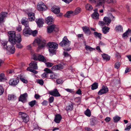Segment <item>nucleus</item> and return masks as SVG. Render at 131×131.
Returning a JSON list of instances; mask_svg holds the SVG:
<instances>
[{
	"mask_svg": "<svg viewBox=\"0 0 131 131\" xmlns=\"http://www.w3.org/2000/svg\"><path fill=\"white\" fill-rule=\"evenodd\" d=\"M8 74H11L14 73V71L13 70H9L7 71Z\"/></svg>",
	"mask_w": 131,
	"mask_h": 131,
	"instance_id": "57",
	"label": "nucleus"
},
{
	"mask_svg": "<svg viewBox=\"0 0 131 131\" xmlns=\"http://www.w3.org/2000/svg\"><path fill=\"white\" fill-rule=\"evenodd\" d=\"M16 96L13 94H10L8 96V99L9 100H11L15 99Z\"/></svg>",
	"mask_w": 131,
	"mask_h": 131,
	"instance_id": "30",
	"label": "nucleus"
},
{
	"mask_svg": "<svg viewBox=\"0 0 131 131\" xmlns=\"http://www.w3.org/2000/svg\"><path fill=\"white\" fill-rule=\"evenodd\" d=\"M46 64L47 66L48 67H51L53 65V63L49 62L46 63Z\"/></svg>",
	"mask_w": 131,
	"mask_h": 131,
	"instance_id": "47",
	"label": "nucleus"
},
{
	"mask_svg": "<svg viewBox=\"0 0 131 131\" xmlns=\"http://www.w3.org/2000/svg\"><path fill=\"white\" fill-rule=\"evenodd\" d=\"M110 28L106 27H104L102 28L103 33H107L109 32Z\"/></svg>",
	"mask_w": 131,
	"mask_h": 131,
	"instance_id": "29",
	"label": "nucleus"
},
{
	"mask_svg": "<svg viewBox=\"0 0 131 131\" xmlns=\"http://www.w3.org/2000/svg\"><path fill=\"white\" fill-rule=\"evenodd\" d=\"M51 10L52 12L55 14H58L60 12V8L56 6H53L51 8Z\"/></svg>",
	"mask_w": 131,
	"mask_h": 131,
	"instance_id": "17",
	"label": "nucleus"
},
{
	"mask_svg": "<svg viewBox=\"0 0 131 131\" xmlns=\"http://www.w3.org/2000/svg\"><path fill=\"white\" fill-rule=\"evenodd\" d=\"M120 64L119 62L116 63L114 67L115 68L118 69L120 67Z\"/></svg>",
	"mask_w": 131,
	"mask_h": 131,
	"instance_id": "42",
	"label": "nucleus"
},
{
	"mask_svg": "<svg viewBox=\"0 0 131 131\" xmlns=\"http://www.w3.org/2000/svg\"><path fill=\"white\" fill-rule=\"evenodd\" d=\"M98 83H94L92 85L91 89L92 90H94L97 89L98 88Z\"/></svg>",
	"mask_w": 131,
	"mask_h": 131,
	"instance_id": "31",
	"label": "nucleus"
},
{
	"mask_svg": "<svg viewBox=\"0 0 131 131\" xmlns=\"http://www.w3.org/2000/svg\"><path fill=\"white\" fill-rule=\"evenodd\" d=\"M50 79H55V75L54 74H52L50 75Z\"/></svg>",
	"mask_w": 131,
	"mask_h": 131,
	"instance_id": "62",
	"label": "nucleus"
},
{
	"mask_svg": "<svg viewBox=\"0 0 131 131\" xmlns=\"http://www.w3.org/2000/svg\"><path fill=\"white\" fill-rule=\"evenodd\" d=\"M27 97V94L25 93L20 95L19 98V101H21L23 103L25 102L26 98Z\"/></svg>",
	"mask_w": 131,
	"mask_h": 131,
	"instance_id": "16",
	"label": "nucleus"
},
{
	"mask_svg": "<svg viewBox=\"0 0 131 131\" xmlns=\"http://www.w3.org/2000/svg\"><path fill=\"white\" fill-rule=\"evenodd\" d=\"M47 101H44L42 102V104L43 105L46 106L47 105Z\"/></svg>",
	"mask_w": 131,
	"mask_h": 131,
	"instance_id": "64",
	"label": "nucleus"
},
{
	"mask_svg": "<svg viewBox=\"0 0 131 131\" xmlns=\"http://www.w3.org/2000/svg\"><path fill=\"white\" fill-rule=\"evenodd\" d=\"M37 82L41 85H43L44 83L43 81L41 79L38 80Z\"/></svg>",
	"mask_w": 131,
	"mask_h": 131,
	"instance_id": "49",
	"label": "nucleus"
},
{
	"mask_svg": "<svg viewBox=\"0 0 131 131\" xmlns=\"http://www.w3.org/2000/svg\"><path fill=\"white\" fill-rule=\"evenodd\" d=\"M105 2H107L108 3H110L113 2V0H105Z\"/></svg>",
	"mask_w": 131,
	"mask_h": 131,
	"instance_id": "63",
	"label": "nucleus"
},
{
	"mask_svg": "<svg viewBox=\"0 0 131 131\" xmlns=\"http://www.w3.org/2000/svg\"><path fill=\"white\" fill-rule=\"evenodd\" d=\"M19 82V80L17 78H14L10 80L9 83L10 85L15 86L18 84Z\"/></svg>",
	"mask_w": 131,
	"mask_h": 131,
	"instance_id": "9",
	"label": "nucleus"
},
{
	"mask_svg": "<svg viewBox=\"0 0 131 131\" xmlns=\"http://www.w3.org/2000/svg\"><path fill=\"white\" fill-rule=\"evenodd\" d=\"M44 70L47 73V74L49 73H52L53 72L51 70L47 68H45Z\"/></svg>",
	"mask_w": 131,
	"mask_h": 131,
	"instance_id": "39",
	"label": "nucleus"
},
{
	"mask_svg": "<svg viewBox=\"0 0 131 131\" xmlns=\"http://www.w3.org/2000/svg\"><path fill=\"white\" fill-rule=\"evenodd\" d=\"M56 81L58 84H60L62 83L63 82L62 80L60 79H58Z\"/></svg>",
	"mask_w": 131,
	"mask_h": 131,
	"instance_id": "51",
	"label": "nucleus"
},
{
	"mask_svg": "<svg viewBox=\"0 0 131 131\" xmlns=\"http://www.w3.org/2000/svg\"><path fill=\"white\" fill-rule=\"evenodd\" d=\"M27 70L29 71H30L35 74H37L38 72L37 71L35 70L34 69H32L31 68H30V67H28L27 69Z\"/></svg>",
	"mask_w": 131,
	"mask_h": 131,
	"instance_id": "32",
	"label": "nucleus"
},
{
	"mask_svg": "<svg viewBox=\"0 0 131 131\" xmlns=\"http://www.w3.org/2000/svg\"><path fill=\"white\" fill-rule=\"evenodd\" d=\"M73 105L71 104L69 105L66 107V110L67 111H70L72 110L73 109Z\"/></svg>",
	"mask_w": 131,
	"mask_h": 131,
	"instance_id": "36",
	"label": "nucleus"
},
{
	"mask_svg": "<svg viewBox=\"0 0 131 131\" xmlns=\"http://www.w3.org/2000/svg\"><path fill=\"white\" fill-rule=\"evenodd\" d=\"M82 29L84 32H90L89 28L87 26H85L82 27Z\"/></svg>",
	"mask_w": 131,
	"mask_h": 131,
	"instance_id": "26",
	"label": "nucleus"
},
{
	"mask_svg": "<svg viewBox=\"0 0 131 131\" xmlns=\"http://www.w3.org/2000/svg\"><path fill=\"white\" fill-rule=\"evenodd\" d=\"M37 62L36 61H32L29 64V66L30 67V68H32L35 70L37 69L38 67L37 66Z\"/></svg>",
	"mask_w": 131,
	"mask_h": 131,
	"instance_id": "18",
	"label": "nucleus"
},
{
	"mask_svg": "<svg viewBox=\"0 0 131 131\" xmlns=\"http://www.w3.org/2000/svg\"><path fill=\"white\" fill-rule=\"evenodd\" d=\"M131 128V123H128L127 126V127L125 128V130H129Z\"/></svg>",
	"mask_w": 131,
	"mask_h": 131,
	"instance_id": "41",
	"label": "nucleus"
},
{
	"mask_svg": "<svg viewBox=\"0 0 131 131\" xmlns=\"http://www.w3.org/2000/svg\"><path fill=\"white\" fill-rule=\"evenodd\" d=\"M103 20L105 24L108 25H109L110 24L111 21L110 18L107 17H104Z\"/></svg>",
	"mask_w": 131,
	"mask_h": 131,
	"instance_id": "21",
	"label": "nucleus"
},
{
	"mask_svg": "<svg viewBox=\"0 0 131 131\" xmlns=\"http://www.w3.org/2000/svg\"><path fill=\"white\" fill-rule=\"evenodd\" d=\"M64 64L63 63L59 64L57 65L58 70H61L63 69Z\"/></svg>",
	"mask_w": 131,
	"mask_h": 131,
	"instance_id": "34",
	"label": "nucleus"
},
{
	"mask_svg": "<svg viewBox=\"0 0 131 131\" xmlns=\"http://www.w3.org/2000/svg\"><path fill=\"white\" fill-rule=\"evenodd\" d=\"M47 31L48 33H51L53 31L58 32L59 28L58 26L54 24H52L47 27Z\"/></svg>",
	"mask_w": 131,
	"mask_h": 131,
	"instance_id": "6",
	"label": "nucleus"
},
{
	"mask_svg": "<svg viewBox=\"0 0 131 131\" xmlns=\"http://www.w3.org/2000/svg\"><path fill=\"white\" fill-rule=\"evenodd\" d=\"M51 69L52 70H58L57 65L52 67L51 68Z\"/></svg>",
	"mask_w": 131,
	"mask_h": 131,
	"instance_id": "53",
	"label": "nucleus"
},
{
	"mask_svg": "<svg viewBox=\"0 0 131 131\" xmlns=\"http://www.w3.org/2000/svg\"><path fill=\"white\" fill-rule=\"evenodd\" d=\"M20 79L21 81L24 83H27L28 82V81L27 80L23 78H20Z\"/></svg>",
	"mask_w": 131,
	"mask_h": 131,
	"instance_id": "52",
	"label": "nucleus"
},
{
	"mask_svg": "<svg viewBox=\"0 0 131 131\" xmlns=\"http://www.w3.org/2000/svg\"><path fill=\"white\" fill-rule=\"evenodd\" d=\"M85 48L87 50H89L90 51H92L93 50H94V49L91 47L88 46H86L85 47Z\"/></svg>",
	"mask_w": 131,
	"mask_h": 131,
	"instance_id": "43",
	"label": "nucleus"
},
{
	"mask_svg": "<svg viewBox=\"0 0 131 131\" xmlns=\"http://www.w3.org/2000/svg\"><path fill=\"white\" fill-rule=\"evenodd\" d=\"M111 118L110 117H107L105 119V121L107 122H108L111 121Z\"/></svg>",
	"mask_w": 131,
	"mask_h": 131,
	"instance_id": "56",
	"label": "nucleus"
},
{
	"mask_svg": "<svg viewBox=\"0 0 131 131\" xmlns=\"http://www.w3.org/2000/svg\"><path fill=\"white\" fill-rule=\"evenodd\" d=\"M16 30L18 32H20L21 30V26L20 25H19L16 27Z\"/></svg>",
	"mask_w": 131,
	"mask_h": 131,
	"instance_id": "46",
	"label": "nucleus"
},
{
	"mask_svg": "<svg viewBox=\"0 0 131 131\" xmlns=\"http://www.w3.org/2000/svg\"><path fill=\"white\" fill-rule=\"evenodd\" d=\"M34 129H38L39 127L38 125L34 123L33 124Z\"/></svg>",
	"mask_w": 131,
	"mask_h": 131,
	"instance_id": "59",
	"label": "nucleus"
},
{
	"mask_svg": "<svg viewBox=\"0 0 131 131\" xmlns=\"http://www.w3.org/2000/svg\"><path fill=\"white\" fill-rule=\"evenodd\" d=\"M36 101L35 100L29 102V104L31 107H33L36 104Z\"/></svg>",
	"mask_w": 131,
	"mask_h": 131,
	"instance_id": "37",
	"label": "nucleus"
},
{
	"mask_svg": "<svg viewBox=\"0 0 131 131\" xmlns=\"http://www.w3.org/2000/svg\"><path fill=\"white\" fill-rule=\"evenodd\" d=\"M4 92V89L3 87L0 85V95H2Z\"/></svg>",
	"mask_w": 131,
	"mask_h": 131,
	"instance_id": "44",
	"label": "nucleus"
},
{
	"mask_svg": "<svg viewBox=\"0 0 131 131\" xmlns=\"http://www.w3.org/2000/svg\"><path fill=\"white\" fill-rule=\"evenodd\" d=\"M8 33V40L12 45L7 46L8 42L6 41H2L1 42L3 48L9 51L12 54L14 53L15 49L13 45L16 44L17 47L18 48H21L23 46L20 43L21 41V37L19 34Z\"/></svg>",
	"mask_w": 131,
	"mask_h": 131,
	"instance_id": "1",
	"label": "nucleus"
},
{
	"mask_svg": "<svg viewBox=\"0 0 131 131\" xmlns=\"http://www.w3.org/2000/svg\"><path fill=\"white\" fill-rule=\"evenodd\" d=\"M121 119V117L117 116H115L113 118V119L114 122H117L119 121Z\"/></svg>",
	"mask_w": 131,
	"mask_h": 131,
	"instance_id": "33",
	"label": "nucleus"
},
{
	"mask_svg": "<svg viewBox=\"0 0 131 131\" xmlns=\"http://www.w3.org/2000/svg\"><path fill=\"white\" fill-rule=\"evenodd\" d=\"M128 33H124L122 35V37L124 39H125L128 37Z\"/></svg>",
	"mask_w": 131,
	"mask_h": 131,
	"instance_id": "54",
	"label": "nucleus"
},
{
	"mask_svg": "<svg viewBox=\"0 0 131 131\" xmlns=\"http://www.w3.org/2000/svg\"><path fill=\"white\" fill-rule=\"evenodd\" d=\"M37 6L38 10H45L47 8L46 6L42 2H40L38 3Z\"/></svg>",
	"mask_w": 131,
	"mask_h": 131,
	"instance_id": "10",
	"label": "nucleus"
},
{
	"mask_svg": "<svg viewBox=\"0 0 131 131\" xmlns=\"http://www.w3.org/2000/svg\"><path fill=\"white\" fill-rule=\"evenodd\" d=\"M105 24V23L102 21H99L98 23L99 25L101 27L103 26Z\"/></svg>",
	"mask_w": 131,
	"mask_h": 131,
	"instance_id": "48",
	"label": "nucleus"
},
{
	"mask_svg": "<svg viewBox=\"0 0 131 131\" xmlns=\"http://www.w3.org/2000/svg\"><path fill=\"white\" fill-rule=\"evenodd\" d=\"M84 113L88 117H90L91 115V113L90 110L89 109H87L84 112Z\"/></svg>",
	"mask_w": 131,
	"mask_h": 131,
	"instance_id": "27",
	"label": "nucleus"
},
{
	"mask_svg": "<svg viewBox=\"0 0 131 131\" xmlns=\"http://www.w3.org/2000/svg\"><path fill=\"white\" fill-rule=\"evenodd\" d=\"M66 3L68 4L72 2L73 0H62Z\"/></svg>",
	"mask_w": 131,
	"mask_h": 131,
	"instance_id": "60",
	"label": "nucleus"
},
{
	"mask_svg": "<svg viewBox=\"0 0 131 131\" xmlns=\"http://www.w3.org/2000/svg\"><path fill=\"white\" fill-rule=\"evenodd\" d=\"M45 22L48 25H50L54 22V20L52 17L51 16H48L45 18Z\"/></svg>",
	"mask_w": 131,
	"mask_h": 131,
	"instance_id": "15",
	"label": "nucleus"
},
{
	"mask_svg": "<svg viewBox=\"0 0 131 131\" xmlns=\"http://www.w3.org/2000/svg\"><path fill=\"white\" fill-rule=\"evenodd\" d=\"M21 23L24 25L25 27L23 31V33H37V30L32 31L29 26V21L28 19L26 18H23L21 20Z\"/></svg>",
	"mask_w": 131,
	"mask_h": 131,
	"instance_id": "2",
	"label": "nucleus"
},
{
	"mask_svg": "<svg viewBox=\"0 0 131 131\" xmlns=\"http://www.w3.org/2000/svg\"><path fill=\"white\" fill-rule=\"evenodd\" d=\"M54 100V97L53 96H51L49 99V102L50 103H52Z\"/></svg>",
	"mask_w": 131,
	"mask_h": 131,
	"instance_id": "50",
	"label": "nucleus"
},
{
	"mask_svg": "<svg viewBox=\"0 0 131 131\" xmlns=\"http://www.w3.org/2000/svg\"><path fill=\"white\" fill-rule=\"evenodd\" d=\"M46 41L45 40H42L39 38L35 39L32 43V44L34 46H36L37 44L38 45V48L39 49L43 48L46 45Z\"/></svg>",
	"mask_w": 131,
	"mask_h": 131,
	"instance_id": "5",
	"label": "nucleus"
},
{
	"mask_svg": "<svg viewBox=\"0 0 131 131\" xmlns=\"http://www.w3.org/2000/svg\"><path fill=\"white\" fill-rule=\"evenodd\" d=\"M41 77L43 78H45L47 77V73L45 72L43 73L41 75Z\"/></svg>",
	"mask_w": 131,
	"mask_h": 131,
	"instance_id": "55",
	"label": "nucleus"
},
{
	"mask_svg": "<svg viewBox=\"0 0 131 131\" xmlns=\"http://www.w3.org/2000/svg\"><path fill=\"white\" fill-rule=\"evenodd\" d=\"M49 94L55 97H58L61 96L57 89H55L53 90L50 91L49 92Z\"/></svg>",
	"mask_w": 131,
	"mask_h": 131,
	"instance_id": "11",
	"label": "nucleus"
},
{
	"mask_svg": "<svg viewBox=\"0 0 131 131\" xmlns=\"http://www.w3.org/2000/svg\"><path fill=\"white\" fill-rule=\"evenodd\" d=\"M36 23L39 27H41L43 26V24L44 23V20L42 18L36 19Z\"/></svg>",
	"mask_w": 131,
	"mask_h": 131,
	"instance_id": "14",
	"label": "nucleus"
},
{
	"mask_svg": "<svg viewBox=\"0 0 131 131\" xmlns=\"http://www.w3.org/2000/svg\"><path fill=\"white\" fill-rule=\"evenodd\" d=\"M5 76L3 73H2L0 74V81H2L3 80L5 79Z\"/></svg>",
	"mask_w": 131,
	"mask_h": 131,
	"instance_id": "40",
	"label": "nucleus"
},
{
	"mask_svg": "<svg viewBox=\"0 0 131 131\" xmlns=\"http://www.w3.org/2000/svg\"><path fill=\"white\" fill-rule=\"evenodd\" d=\"M102 57L104 59L106 60V61H108L110 59V57L107 54H104L102 55Z\"/></svg>",
	"mask_w": 131,
	"mask_h": 131,
	"instance_id": "25",
	"label": "nucleus"
},
{
	"mask_svg": "<svg viewBox=\"0 0 131 131\" xmlns=\"http://www.w3.org/2000/svg\"><path fill=\"white\" fill-rule=\"evenodd\" d=\"M99 14L98 12H94L92 14V17L94 19H99Z\"/></svg>",
	"mask_w": 131,
	"mask_h": 131,
	"instance_id": "22",
	"label": "nucleus"
},
{
	"mask_svg": "<svg viewBox=\"0 0 131 131\" xmlns=\"http://www.w3.org/2000/svg\"><path fill=\"white\" fill-rule=\"evenodd\" d=\"M86 8L88 10H92L93 9V7L91 5L88 4L86 6Z\"/></svg>",
	"mask_w": 131,
	"mask_h": 131,
	"instance_id": "38",
	"label": "nucleus"
},
{
	"mask_svg": "<svg viewBox=\"0 0 131 131\" xmlns=\"http://www.w3.org/2000/svg\"><path fill=\"white\" fill-rule=\"evenodd\" d=\"M7 13L5 12H2L0 14V25L4 22V19L6 17Z\"/></svg>",
	"mask_w": 131,
	"mask_h": 131,
	"instance_id": "13",
	"label": "nucleus"
},
{
	"mask_svg": "<svg viewBox=\"0 0 131 131\" xmlns=\"http://www.w3.org/2000/svg\"><path fill=\"white\" fill-rule=\"evenodd\" d=\"M62 118V117L60 114H57L55 115L54 121L56 123H59L60 122Z\"/></svg>",
	"mask_w": 131,
	"mask_h": 131,
	"instance_id": "20",
	"label": "nucleus"
},
{
	"mask_svg": "<svg viewBox=\"0 0 131 131\" xmlns=\"http://www.w3.org/2000/svg\"><path fill=\"white\" fill-rule=\"evenodd\" d=\"M95 36L96 37H98L100 39H101V33H94Z\"/></svg>",
	"mask_w": 131,
	"mask_h": 131,
	"instance_id": "45",
	"label": "nucleus"
},
{
	"mask_svg": "<svg viewBox=\"0 0 131 131\" xmlns=\"http://www.w3.org/2000/svg\"><path fill=\"white\" fill-rule=\"evenodd\" d=\"M65 90L68 92H73V89H66Z\"/></svg>",
	"mask_w": 131,
	"mask_h": 131,
	"instance_id": "61",
	"label": "nucleus"
},
{
	"mask_svg": "<svg viewBox=\"0 0 131 131\" xmlns=\"http://www.w3.org/2000/svg\"><path fill=\"white\" fill-rule=\"evenodd\" d=\"M105 0H100L97 3V6H102L105 2Z\"/></svg>",
	"mask_w": 131,
	"mask_h": 131,
	"instance_id": "35",
	"label": "nucleus"
},
{
	"mask_svg": "<svg viewBox=\"0 0 131 131\" xmlns=\"http://www.w3.org/2000/svg\"><path fill=\"white\" fill-rule=\"evenodd\" d=\"M33 59L35 60H39L43 62H46V60L45 58L42 55L38 54H35L33 55Z\"/></svg>",
	"mask_w": 131,
	"mask_h": 131,
	"instance_id": "7",
	"label": "nucleus"
},
{
	"mask_svg": "<svg viewBox=\"0 0 131 131\" xmlns=\"http://www.w3.org/2000/svg\"><path fill=\"white\" fill-rule=\"evenodd\" d=\"M19 115L22 118L23 122L27 123L29 121V117L28 115L26 113L23 112H19Z\"/></svg>",
	"mask_w": 131,
	"mask_h": 131,
	"instance_id": "8",
	"label": "nucleus"
},
{
	"mask_svg": "<svg viewBox=\"0 0 131 131\" xmlns=\"http://www.w3.org/2000/svg\"><path fill=\"white\" fill-rule=\"evenodd\" d=\"M81 10V9L79 7L77 8L75 10L73 11L74 15H76L78 14L80 12Z\"/></svg>",
	"mask_w": 131,
	"mask_h": 131,
	"instance_id": "28",
	"label": "nucleus"
},
{
	"mask_svg": "<svg viewBox=\"0 0 131 131\" xmlns=\"http://www.w3.org/2000/svg\"><path fill=\"white\" fill-rule=\"evenodd\" d=\"M71 42L69 41L67 37L65 36L62 41L60 43L59 45L64 48L63 49L67 51H69L71 48L68 47L70 45Z\"/></svg>",
	"mask_w": 131,
	"mask_h": 131,
	"instance_id": "3",
	"label": "nucleus"
},
{
	"mask_svg": "<svg viewBox=\"0 0 131 131\" xmlns=\"http://www.w3.org/2000/svg\"><path fill=\"white\" fill-rule=\"evenodd\" d=\"M49 47V50L51 56L56 54V51L58 48V45L55 43L49 42L47 44Z\"/></svg>",
	"mask_w": 131,
	"mask_h": 131,
	"instance_id": "4",
	"label": "nucleus"
},
{
	"mask_svg": "<svg viewBox=\"0 0 131 131\" xmlns=\"http://www.w3.org/2000/svg\"><path fill=\"white\" fill-rule=\"evenodd\" d=\"M95 120L94 119H92L90 122V124L91 125L93 126L94 125L95 123Z\"/></svg>",
	"mask_w": 131,
	"mask_h": 131,
	"instance_id": "58",
	"label": "nucleus"
},
{
	"mask_svg": "<svg viewBox=\"0 0 131 131\" xmlns=\"http://www.w3.org/2000/svg\"><path fill=\"white\" fill-rule=\"evenodd\" d=\"M71 15H74L73 12L71 10L67 12L64 15L65 17L67 18H69Z\"/></svg>",
	"mask_w": 131,
	"mask_h": 131,
	"instance_id": "24",
	"label": "nucleus"
},
{
	"mask_svg": "<svg viewBox=\"0 0 131 131\" xmlns=\"http://www.w3.org/2000/svg\"><path fill=\"white\" fill-rule=\"evenodd\" d=\"M108 91V89L106 86H103L101 89L98 92L99 95H101L105 93Z\"/></svg>",
	"mask_w": 131,
	"mask_h": 131,
	"instance_id": "12",
	"label": "nucleus"
},
{
	"mask_svg": "<svg viewBox=\"0 0 131 131\" xmlns=\"http://www.w3.org/2000/svg\"><path fill=\"white\" fill-rule=\"evenodd\" d=\"M115 30L118 32H123V27L121 25H118L116 26L115 28Z\"/></svg>",
	"mask_w": 131,
	"mask_h": 131,
	"instance_id": "23",
	"label": "nucleus"
},
{
	"mask_svg": "<svg viewBox=\"0 0 131 131\" xmlns=\"http://www.w3.org/2000/svg\"><path fill=\"white\" fill-rule=\"evenodd\" d=\"M28 16V19L30 21H34L35 19V14L33 13L30 12L27 13Z\"/></svg>",
	"mask_w": 131,
	"mask_h": 131,
	"instance_id": "19",
	"label": "nucleus"
}]
</instances>
